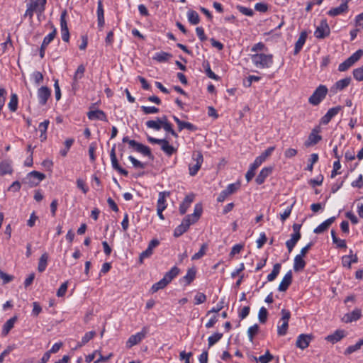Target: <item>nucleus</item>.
<instances>
[{"label":"nucleus","instance_id":"1a4fd4ad","mask_svg":"<svg viewBox=\"0 0 363 363\" xmlns=\"http://www.w3.org/2000/svg\"><path fill=\"white\" fill-rule=\"evenodd\" d=\"M320 132L321 128L320 125L315 126L310 133L307 140L305 141L304 145L308 147L318 144L322 140V136L320 135Z\"/></svg>","mask_w":363,"mask_h":363},{"label":"nucleus","instance_id":"603ef678","mask_svg":"<svg viewBox=\"0 0 363 363\" xmlns=\"http://www.w3.org/2000/svg\"><path fill=\"white\" fill-rule=\"evenodd\" d=\"M168 284L165 281V280L162 278L159 281L154 284L151 287V291L152 293H155L158 291L160 289H164Z\"/></svg>","mask_w":363,"mask_h":363},{"label":"nucleus","instance_id":"4c0bfd02","mask_svg":"<svg viewBox=\"0 0 363 363\" xmlns=\"http://www.w3.org/2000/svg\"><path fill=\"white\" fill-rule=\"evenodd\" d=\"M361 311L355 309L351 313L346 314L344 317V320L345 323H352L359 320L361 318Z\"/></svg>","mask_w":363,"mask_h":363},{"label":"nucleus","instance_id":"a211bd4d","mask_svg":"<svg viewBox=\"0 0 363 363\" xmlns=\"http://www.w3.org/2000/svg\"><path fill=\"white\" fill-rule=\"evenodd\" d=\"M313 335L311 334H300L297 337V340L296 342V346L298 348H300L301 350H304L307 348L311 340H313Z\"/></svg>","mask_w":363,"mask_h":363},{"label":"nucleus","instance_id":"de8ad7c7","mask_svg":"<svg viewBox=\"0 0 363 363\" xmlns=\"http://www.w3.org/2000/svg\"><path fill=\"white\" fill-rule=\"evenodd\" d=\"M259 327L257 323H255L253 325L248 328L247 334L248 340L250 342H253L255 335L259 332Z\"/></svg>","mask_w":363,"mask_h":363},{"label":"nucleus","instance_id":"412c9836","mask_svg":"<svg viewBox=\"0 0 363 363\" xmlns=\"http://www.w3.org/2000/svg\"><path fill=\"white\" fill-rule=\"evenodd\" d=\"M195 195L191 193L185 196L182 203L179 205V213L184 215L186 213L191 204L194 201Z\"/></svg>","mask_w":363,"mask_h":363},{"label":"nucleus","instance_id":"7ed1b4c3","mask_svg":"<svg viewBox=\"0 0 363 363\" xmlns=\"http://www.w3.org/2000/svg\"><path fill=\"white\" fill-rule=\"evenodd\" d=\"M250 59L255 67L259 69L270 68L274 63V56L272 54H251Z\"/></svg>","mask_w":363,"mask_h":363},{"label":"nucleus","instance_id":"8fccbe9b","mask_svg":"<svg viewBox=\"0 0 363 363\" xmlns=\"http://www.w3.org/2000/svg\"><path fill=\"white\" fill-rule=\"evenodd\" d=\"M223 337V333H215L208 338V348L216 344Z\"/></svg>","mask_w":363,"mask_h":363},{"label":"nucleus","instance_id":"72a5a7b5","mask_svg":"<svg viewBox=\"0 0 363 363\" xmlns=\"http://www.w3.org/2000/svg\"><path fill=\"white\" fill-rule=\"evenodd\" d=\"M261 165L256 160L250 165L249 169L245 174V179L247 182H250L255 175L256 169Z\"/></svg>","mask_w":363,"mask_h":363},{"label":"nucleus","instance_id":"b1692460","mask_svg":"<svg viewBox=\"0 0 363 363\" xmlns=\"http://www.w3.org/2000/svg\"><path fill=\"white\" fill-rule=\"evenodd\" d=\"M307 36H308L307 31L303 30L301 32L299 37L295 43L294 50V55H297L301 52V50H302V48L306 41Z\"/></svg>","mask_w":363,"mask_h":363},{"label":"nucleus","instance_id":"69168bd1","mask_svg":"<svg viewBox=\"0 0 363 363\" xmlns=\"http://www.w3.org/2000/svg\"><path fill=\"white\" fill-rule=\"evenodd\" d=\"M31 79L35 84H40L43 81V75L39 71H35L31 74Z\"/></svg>","mask_w":363,"mask_h":363},{"label":"nucleus","instance_id":"bf43d9fd","mask_svg":"<svg viewBox=\"0 0 363 363\" xmlns=\"http://www.w3.org/2000/svg\"><path fill=\"white\" fill-rule=\"evenodd\" d=\"M272 359L273 356L269 351H267L264 354L259 356L258 358L255 357L256 361L259 362L260 363H269L272 360Z\"/></svg>","mask_w":363,"mask_h":363},{"label":"nucleus","instance_id":"a18cd8bd","mask_svg":"<svg viewBox=\"0 0 363 363\" xmlns=\"http://www.w3.org/2000/svg\"><path fill=\"white\" fill-rule=\"evenodd\" d=\"M362 346H363V338L359 340L356 342V344H354L353 345H350L349 347H347L346 348V350H345L344 354L345 355H350V354L357 352V350H359Z\"/></svg>","mask_w":363,"mask_h":363},{"label":"nucleus","instance_id":"5701e85b","mask_svg":"<svg viewBox=\"0 0 363 363\" xmlns=\"http://www.w3.org/2000/svg\"><path fill=\"white\" fill-rule=\"evenodd\" d=\"M273 171L272 167H263L256 177L255 182L258 185L262 184L266 179L272 174Z\"/></svg>","mask_w":363,"mask_h":363},{"label":"nucleus","instance_id":"774afa93","mask_svg":"<svg viewBox=\"0 0 363 363\" xmlns=\"http://www.w3.org/2000/svg\"><path fill=\"white\" fill-rule=\"evenodd\" d=\"M206 296L203 293L198 292L194 296V301L196 305L203 303L206 301Z\"/></svg>","mask_w":363,"mask_h":363},{"label":"nucleus","instance_id":"9b49d317","mask_svg":"<svg viewBox=\"0 0 363 363\" xmlns=\"http://www.w3.org/2000/svg\"><path fill=\"white\" fill-rule=\"evenodd\" d=\"M192 160L194 163L189 165V172L191 176H195L201 169L203 162V157L201 152L193 154Z\"/></svg>","mask_w":363,"mask_h":363},{"label":"nucleus","instance_id":"a878e982","mask_svg":"<svg viewBox=\"0 0 363 363\" xmlns=\"http://www.w3.org/2000/svg\"><path fill=\"white\" fill-rule=\"evenodd\" d=\"M13 172L12 162L9 160L0 161V175L11 174Z\"/></svg>","mask_w":363,"mask_h":363},{"label":"nucleus","instance_id":"423d86ee","mask_svg":"<svg viewBox=\"0 0 363 363\" xmlns=\"http://www.w3.org/2000/svg\"><path fill=\"white\" fill-rule=\"evenodd\" d=\"M281 318L277 325V335L284 336L287 333L289 328V321L291 318V312L289 310L283 308L281 311Z\"/></svg>","mask_w":363,"mask_h":363},{"label":"nucleus","instance_id":"6e6552de","mask_svg":"<svg viewBox=\"0 0 363 363\" xmlns=\"http://www.w3.org/2000/svg\"><path fill=\"white\" fill-rule=\"evenodd\" d=\"M363 55V50L359 49L354 52L351 56L347 60L340 63L338 66V70L340 72H345L350 67H352L355 62H357Z\"/></svg>","mask_w":363,"mask_h":363},{"label":"nucleus","instance_id":"37998d69","mask_svg":"<svg viewBox=\"0 0 363 363\" xmlns=\"http://www.w3.org/2000/svg\"><path fill=\"white\" fill-rule=\"evenodd\" d=\"M275 150V146L269 147L267 150H265L260 155L257 157L255 160L259 162V164H262L269 157L272 152Z\"/></svg>","mask_w":363,"mask_h":363},{"label":"nucleus","instance_id":"f03ea898","mask_svg":"<svg viewBox=\"0 0 363 363\" xmlns=\"http://www.w3.org/2000/svg\"><path fill=\"white\" fill-rule=\"evenodd\" d=\"M47 0H30L26 4V10L23 18L28 17L30 21H33L34 13L38 16H41L46 9Z\"/></svg>","mask_w":363,"mask_h":363},{"label":"nucleus","instance_id":"49530a36","mask_svg":"<svg viewBox=\"0 0 363 363\" xmlns=\"http://www.w3.org/2000/svg\"><path fill=\"white\" fill-rule=\"evenodd\" d=\"M74 143V138H67L64 142L65 147L60 150V154L62 157H66L67 155L68 152L69 151L71 147Z\"/></svg>","mask_w":363,"mask_h":363},{"label":"nucleus","instance_id":"58836bf2","mask_svg":"<svg viewBox=\"0 0 363 363\" xmlns=\"http://www.w3.org/2000/svg\"><path fill=\"white\" fill-rule=\"evenodd\" d=\"M145 125L147 128L158 131L162 127V117L157 118V120L147 121Z\"/></svg>","mask_w":363,"mask_h":363},{"label":"nucleus","instance_id":"0eeeda50","mask_svg":"<svg viewBox=\"0 0 363 363\" xmlns=\"http://www.w3.org/2000/svg\"><path fill=\"white\" fill-rule=\"evenodd\" d=\"M147 141L151 144H158L161 146V150L168 156L172 155L176 152L177 149L172 145H169V143L166 139H157L151 136L147 137Z\"/></svg>","mask_w":363,"mask_h":363},{"label":"nucleus","instance_id":"864d4df0","mask_svg":"<svg viewBox=\"0 0 363 363\" xmlns=\"http://www.w3.org/2000/svg\"><path fill=\"white\" fill-rule=\"evenodd\" d=\"M319 156L317 153H313L311 155L310 159L308 160L306 170L312 172L313 165L318 161Z\"/></svg>","mask_w":363,"mask_h":363},{"label":"nucleus","instance_id":"ddd939ff","mask_svg":"<svg viewBox=\"0 0 363 363\" xmlns=\"http://www.w3.org/2000/svg\"><path fill=\"white\" fill-rule=\"evenodd\" d=\"M342 109V107L341 106H337L329 108L327 113L320 119V124L324 125H328Z\"/></svg>","mask_w":363,"mask_h":363},{"label":"nucleus","instance_id":"5fc2aeb1","mask_svg":"<svg viewBox=\"0 0 363 363\" xmlns=\"http://www.w3.org/2000/svg\"><path fill=\"white\" fill-rule=\"evenodd\" d=\"M268 317V311L267 308L264 306H262L258 312V319L260 323H265L267 320Z\"/></svg>","mask_w":363,"mask_h":363},{"label":"nucleus","instance_id":"ea45409f","mask_svg":"<svg viewBox=\"0 0 363 363\" xmlns=\"http://www.w3.org/2000/svg\"><path fill=\"white\" fill-rule=\"evenodd\" d=\"M48 254L47 252H45L42 254L38 260V271L40 273H42L45 271L47 266H48Z\"/></svg>","mask_w":363,"mask_h":363},{"label":"nucleus","instance_id":"7c9ffc66","mask_svg":"<svg viewBox=\"0 0 363 363\" xmlns=\"http://www.w3.org/2000/svg\"><path fill=\"white\" fill-rule=\"evenodd\" d=\"M301 238V233H292L291 235V238L286 242V246L288 249L289 252H291L296 243Z\"/></svg>","mask_w":363,"mask_h":363},{"label":"nucleus","instance_id":"bb28decb","mask_svg":"<svg viewBox=\"0 0 363 363\" xmlns=\"http://www.w3.org/2000/svg\"><path fill=\"white\" fill-rule=\"evenodd\" d=\"M170 195L169 191H162L158 194V199L157 202V209L165 210L167 206V197Z\"/></svg>","mask_w":363,"mask_h":363},{"label":"nucleus","instance_id":"2eb2a0df","mask_svg":"<svg viewBox=\"0 0 363 363\" xmlns=\"http://www.w3.org/2000/svg\"><path fill=\"white\" fill-rule=\"evenodd\" d=\"M330 33V27L326 21H321L319 26H318L314 32V35L316 38L323 39L328 37Z\"/></svg>","mask_w":363,"mask_h":363},{"label":"nucleus","instance_id":"f257e3e1","mask_svg":"<svg viewBox=\"0 0 363 363\" xmlns=\"http://www.w3.org/2000/svg\"><path fill=\"white\" fill-rule=\"evenodd\" d=\"M202 211V205L201 203H196L194 206V213L186 216L182 220L181 224L174 229V236L175 238H179L186 233L191 225L194 224L199 220L201 216Z\"/></svg>","mask_w":363,"mask_h":363},{"label":"nucleus","instance_id":"4468645a","mask_svg":"<svg viewBox=\"0 0 363 363\" xmlns=\"http://www.w3.org/2000/svg\"><path fill=\"white\" fill-rule=\"evenodd\" d=\"M86 116L90 121L98 120L104 122H108L106 113L100 109L93 110L92 107H90V110L87 112Z\"/></svg>","mask_w":363,"mask_h":363},{"label":"nucleus","instance_id":"e433bc0d","mask_svg":"<svg viewBox=\"0 0 363 363\" xmlns=\"http://www.w3.org/2000/svg\"><path fill=\"white\" fill-rule=\"evenodd\" d=\"M188 21L191 25H197L200 23V17L199 13L192 9H189L186 13Z\"/></svg>","mask_w":363,"mask_h":363},{"label":"nucleus","instance_id":"3c124183","mask_svg":"<svg viewBox=\"0 0 363 363\" xmlns=\"http://www.w3.org/2000/svg\"><path fill=\"white\" fill-rule=\"evenodd\" d=\"M67 17H68L67 11L66 9H65L61 12V14H60V30L68 29Z\"/></svg>","mask_w":363,"mask_h":363},{"label":"nucleus","instance_id":"a19ab883","mask_svg":"<svg viewBox=\"0 0 363 363\" xmlns=\"http://www.w3.org/2000/svg\"><path fill=\"white\" fill-rule=\"evenodd\" d=\"M331 237L333 240V244L336 245L337 248L340 249H346L347 248V244L345 240L340 239L337 238L336 233L335 230H331Z\"/></svg>","mask_w":363,"mask_h":363},{"label":"nucleus","instance_id":"473e14b6","mask_svg":"<svg viewBox=\"0 0 363 363\" xmlns=\"http://www.w3.org/2000/svg\"><path fill=\"white\" fill-rule=\"evenodd\" d=\"M172 57V55L171 53L164 52V51H160V52H156L153 55L152 60L162 63V62H166L169 61V60Z\"/></svg>","mask_w":363,"mask_h":363},{"label":"nucleus","instance_id":"39448f33","mask_svg":"<svg viewBox=\"0 0 363 363\" xmlns=\"http://www.w3.org/2000/svg\"><path fill=\"white\" fill-rule=\"evenodd\" d=\"M328 89L325 85L320 84L308 98V103L313 106L319 105L326 97Z\"/></svg>","mask_w":363,"mask_h":363},{"label":"nucleus","instance_id":"f3484780","mask_svg":"<svg viewBox=\"0 0 363 363\" xmlns=\"http://www.w3.org/2000/svg\"><path fill=\"white\" fill-rule=\"evenodd\" d=\"M96 16L98 28L101 31L105 25L104 9L101 0H99L97 2Z\"/></svg>","mask_w":363,"mask_h":363},{"label":"nucleus","instance_id":"aec40b11","mask_svg":"<svg viewBox=\"0 0 363 363\" xmlns=\"http://www.w3.org/2000/svg\"><path fill=\"white\" fill-rule=\"evenodd\" d=\"M347 335V333L344 330L338 329L336 330L333 333L328 335L325 337V340L332 343L335 344L340 341Z\"/></svg>","mask_w":363,"mask_h":363},{"label":"nucleus","instance_id":"dca6fc26","mask_svg":"<svg viewBox=\"0 0 363 363\" xmlns=\"http://www.w3.org/2000/svg\"><path fill=\"white\" fill-rule=\"evenodd\" d=\"M51 96V90L48 86H41L38 89L37 96L40 105L44 106L47 104Z\"/></svg>","mask_w":363,"mask_h":363},{"label":"nucleus","instance_id":"09e8293b","mask_svg":"<svg viewBox=\"0 0 363 363\" xmlns=\"http://www.w3.org/2000/svg\"><path fill=\"white\" fill-rule=\"evenodd\" d=\"M348 10L346 9L344 6H342L341 4L335 8L330 9L328 12V15L332 17H335L339 15H341L343 13L347 12Z\"/></svg>","mask_w":363,"mask_h":363},{"label":"nucleus","instance_id":"680f3d73","mask_svg":"<svg viewBox=\"0 0 363 363\" xmlns=\"http://www.w3.org/2000/svg\"><path fill=\"white\" fill-rule=\"evenodd\" d=\"M354 78L358 82L363 81V65L354 69L352 72Z\"/></svg>","mask_w":363,"mask_h":363},{"label":"nucleus","instance_id":"f704fd0d","mask_svg":"<svg viewBox=\"0 0 363 363\" xmlns=\"http://www.w3.org/2000/svg\"><path fill=\"white\" fill-rule=\"evenodd\" d=\"M306 265V262L303 259V257L296 255L294 259L293 269L295 272L302 271Z\"/></svg>","mask_w":363,"mask_h":363},{"label":"nucleus","instance_id":"052dcab7","mask_svg":"<svg viewBox=\"0 0 363 363\" xmlns=\"http://www.w3.org/2000/svg\"><path fill=\"white\" fill-rule=\"evenodd\" d=\"M236 9L243 15L247 16H252L254 15V11L250 8L245 7L242 5H237Z\"/></svg>","mask_w":363,"mask_h":363},{"label":"nucleus","instance_id":"6ab92c4d","mask_svg":"<svg viewBox=\"0 0 363 363\" xmlns=\"http://www.w3.org/2000/svg\"><path fill=\"white\" fill-rule=\"evenodd\" d=\"M293 280V274L291 270L288 271L282 278L279 286V291H286L291 284Z\"/></svg>","mask_w":363,"mask_h":363},{"label":"nucleus","instance_id":"c756f323","mask_svg":"<svg viewBox=\"0 0 363 363\" xmlns=\"http://www.w3.org/2000/svg\"><path fill=\"white\" fill-rule=\"evenodd\" d=\"M180 272V269L177 267H172L169 271L166 272L163 279L169 284L175 277H177Z\"/></svg>","mask_w":363,"mask_h":363},{"label":"nucleus","instance_id":"2f4dec72","mask_svg":"<svg viewBox=\"0 0 363 363\" xmlns=\"http://www.w3.org/2000/svg\"><path fill=\"white\" fill-rule=\"evenodd\" d=\"M85 66L84 65H79L77 69V70L75 71L74 74V76H73V79H72V87H74V86L77 85L78 82H79V80L81 79L83 77H84V72H85Z\"/></svg>","mask_w":363,"mask_h":363},{"label":"nucleus","instance_id":"6e6d98bb","mask_svg":"<svg viewBox=\"0 0 363 363\" xmlns=\"http://www.w3.org/2000/svg\"><path fill=\"white\" fill-rule=\"evenodd\" d=\"M240 188V183H232L227 186V187L224 189V191L228 193L230 196L234 193H235Z\"/></svg>","mask_w":363,"mask_h":363},{"label":"nucleus","instance_id":"13d9d810","mask_svg":"<svg viewBox=\"0 0 363 363\" xmlns=\"http://www.w3.org/2000/svg\"><path fill=\"white\" fill-rule=\"evenodd\" d=\"M207 247H208L207 244H206V243L203 244L201 245L200 250H199V252H197L196 253H195L192 256L191 259L192 260H197V259H199L201 257H203L205 255V254H206V251L207 250Z\"/></svg>","mask_w":363,"mask_h":363},{"label":"nucleus","instance_id":"0e129e2a","mask_svg":"<svg viewBox=\"0 0 363 363\" xmlns=\"http://www.w3.org/2000/svg\"><path fill=\"white\" fill-rule=\"evenodd\" d=\"M205 67V72H206V76L210 78V79H214V80H219L220 77L216 75L211 69V66L209 65L208 62H207L206 65L204 66Z\"/></svg>","mask_w":363,"mask_h":363},{"label":"nucleus","instance_id":"4be33fe9","mask_svg":"<svg viewBox=\"0 0 363 363\" xmlns=\"http://www.w3.org/2000/svg\"><path fill=\"white\" fill-rule=\"evenodd\" d=\"M351 83V78L350 77H346L342 79H340L337 81L334 85L332 86L331 90L337 93V91H341L346 89L350 84Z\"/></svg>","mask_w":363,"mask_h":363},{"label":"nucleus","instance_id":"e2e57ef3","mask_svg":"<svg viewBox=\"0 0 363 363\" xmlns=\"http://www.w3.org/2000/svg\"><path fill=\"white\" fill-rule=\"evenodd\" d=\"M128 160L131 162L133 166L135 168L145 169V167H146V164L145 163H143V162L139 161L138 160H137L136 158H135L132 155H130L128 157Z\"/></svg>","mask_w":363,"mask_h":363},{"label":"nucleus","instance_id":"c9c22d12","mask_svg":"<svg viewBox=\"0 0 363 363\" xmlns=\"http://www.w3.org/2000/svg\"><path fill=\"white\" fill-rule=\"evenodd\" d=\"M162 128H163L166 132L169 133L174 138H177L179 137L178 134L172 128V125L170 122H169L167 117L166 116H162Z\"/></svg>","mask_w":363,"mask_h":363},{"label":"nucleus","instance_id":"4d7b16f0","mask_svg":"<svg viewBox=\"0 0 363 363\" xmlns=\"http://www.w3.org/2000/svg\"><path fill=\"white\" fill-rule=\"evenodd\" d=\"M27 177L29 178H34L37 179V182H35V184H38L39 182L43 181L45 178V175L44 174L37 171L30 172V173L28 174Z\"/></svg>","mask_w":363,"mask_h":363},{"label":"nucleus","instance_id":"79ce46f5","mask_svg":"<svg viewBox=\"0 0 363 363\" xmlns=\"http://www.w3.org/2000/svg\"><path fill=\"white\" fill-rule=\"evenodd\" d=\"M18 106V97L16 93H11L8 108L11 112H16Z\"/></svg>","mask_w":363,"mask_h":363},{"label":"nucleus","instance_id":"20e7f679","mask_svg":"<svg viewBox=\"0 0 363 363\" xmlns=\"http://www.w3.org/2000/svg\"><path fill=\"white\" fill-rule=\"evenodd\" d=\"M122 141L124 143H128L129 145V147L133 148L135 152L141 153L145 156L153 159V155L149 147L142 143H140L135 140H130L128 136L123 137Z\"/></svg>","mask_w":363,"mask_h":363},{"label":"nucleus","instance_id":"cd10ccee","mask_svg":"<svg viewBox=\"0 0 363 363\" xmlns=\"http://www.w3.org/2000/svg\"><path fill=\"white\" fill-rule=\"evenodd\" d=\"M17 316H13L9 319L3 325L1 335L6 337L11 330L14 327L16 322L17 321Z\"/></svg>","mask_w":363,"mask_h":363},{"label":"nucleus","instance_id":"9d476101","mask_svg":"<svg viewBox=\"0 0 363 363\" xmlns=\"http://www.w3.org/2000/svg\"><path fill=\"white\" fill-rule=\"evenodd\" d=\"M147 332V328L143 327L140 332L130 335L126 341V347L130 349L140 343L146 337Z\"/></svg>","mask_w":363,"mask_h":363},{"label":"nucleus","instance_id":"c03bdc74","mask_svg":"<svg viewBox=\"0 0 363 363\" xmlns=\"http://www.w3.org/2000/svg\"><path fill=\"white\" fill-rule=\"evenodd\" d=\"M52 30L49 34L45 36L43 38V43L41 45H43V47H48L49 44L55 39L56 37V35L57 33L56 28L52 25Z\"/></svg>","mask_w":363,"mask_h":363},{"label":"nucleus","instance_id":"393cba45","mask_svg":"<svg viewBox=\"0 0 363 363\" xmlns=\"http://www.w3.org/2000/svg\"><path fill=\"white\" fill-rule=\"evenodd\" d=\"M335 220V217L333 216L328 219H326L325 221L321 223L319 225H318L314 230L313 233L315 234H320L323 232L326 231L329 227L334 223Z\"/></svg>","mask_w":363,"mask_h":363},{"label":"nucleus","instance_id":"c85d7f7f","mask_svg":"<svg viewBox=\"0 0 363 363\" xmlns=\"http://www.w3.org/2000/svg\"><path fill=\"white\" fill-rule=\"evenodd\" d=\"M196 274V270L192 267L188 269L186 274L184 276L180 281H184V286H189L191 284V282L195 279Z\"/></svg>","mask_w":363,"mask_h":363},{"label":"nucleus","instance_id":"338daca9","mask_svg":"<svg viewBox=\"0 0 363 363\" xmlns=\"http://www.w3.org/2000/svg\"><path fill=\"white\" fill-rule=\"evenodd\" d=\"M267 240V238L265 233H264V232L261 233L259 234V238L256 241L257 247L258 249H261L264 246V245L266 243Z\"/></svg>","mask_w":363,"mask_h":363},{"label":"nucleus","instance_id":"f8f14e48","mask_svg":"<svg viewBox=\"0 0 363 363\" xmlns=\"http://www.w3.org/2000/svg\"><path fill=\"white\" fill-rule=\"evenodd\" d=\"M116 144H114L110 152V158L111 162V165L113 169L117 171L118 173H120L121 175L123 176H128V172L121 167V166L119 164L118 159L116 157Z\"/></svg>","mask_w":363,"mask_h":363}]
</instances>
